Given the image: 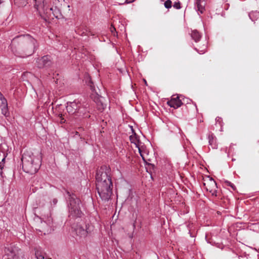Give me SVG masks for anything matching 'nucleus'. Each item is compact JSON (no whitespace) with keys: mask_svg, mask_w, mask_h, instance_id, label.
Segmentation results:
<instances>
[{"mask_svg":"<svg viewBox=\"0 0 259 259\" xmlns=\"http://www.w3.org/2000/svg\"><path fill=\"white\" fill-rule=\"evenodd\" d=\"M110 30L113 35H117V32L116 31V29L114 26H112V25H111Z\"/></svg>","mask_w":259,"mask_h":259,"instance_id":"23","label":"nucleus"},{"mask_svg":"<svg viewBox=\"0 0 259 259\" xmlns=\"http://www.w3.org/2000/svg\"><path fill=\"white\" fill-rule=\"evenodd\" d=\"M63 115L62 114H59V117L60 118V122H61V123H64L65 122V121H66L64 119V118H63Z\"/></svg>","mask_w":259,"mask_h":259,"instance_id":"26","label":"nucleus"},{"mask_svg":"<svg viewBox=\"0 0 259 259\" xmlns=\"http://www.w3.org/2000/svg\"><path fill=\"white\" fill-rule=\"evenodd\" d=\"M79 106L78 108L76 115L85 116V114L88 110L85 105H83L80 102L79 103Z\"/></svg>","mask_w":259,"mask_h":259,"instance_id":"16","label":"nucleus"},{"mask_svg":"<svg viewBox=\"0 0 259 259\" xmlns=\"http://www.w3.org/2000/svg\"><path fill=\"white\" fill-rule=\"evenodd\" d=\"M35 1V7L38 12L39 16L45 21H48L50 19H53L54 14L53 12L52 8H49L47 6V3L45 0H34Z\"/></svg>","mask_w":259,"mask_h":259,"instance_id":"4","label":"nucleus"},{"mask_svg":"<svg viewBox=\"0 0 259 259\" xmlns=\"http://www.w3.org/2000/svg\"><path fill=\"white\" fill-rule=\"evenodd\" d=\"M15 2L18 3L20 6H23L26 4V0H14Z\"/></svg>","mask_w":259,"mask_h":259,"instance_id":"24","label":"nucleus"},{"mask_svg":"<svg viewBox=\"0 0 259 259\" xmlns=\"http://www.w3.org/2000/svg\"><path fill=\"white\" fill-rule=\"evenodd\" d=\"M5 253L4 259H20L21 250L14 245L5 247Z\"/></svg>","mask_w":259,"mask_h":259,"instance_id":"7","label":"nucleus"},{"mask_svg":"<svg viewBox=\"0 0 259 259\" xmlns=\"http://www.w3.org/2000/svg\"><path fill=\"white\" fill-rule=\"evenodd\" d=\"M3 98H5L3 96L2 94L0 92V100H2Z\"/></svg>","mask_w":259,"mask_h":259,"instance_id":"29","label":"nucleus"},{"mask_svg":"<svg viewBox=\"0 0 259 259\" xmlns=\"http://www.w3.org/2000/svg\"><path fill=\"white\" fill-rule=\"evenodd\" d=\"M204 186L206 190L211 193L212 195L217 196V185L215 181L212 178H208L204 181Z\"/></svg>","mask_w":259,"mask_h":259,"instance_id":"8","label":"nucleus"},{"mask_svg":"<svg viewBox=\"0 0 259 259\" xmlns=\"http://www.w3.org/2000/svg\"><path fill=\"white\" fill-rule=\"evenodd\" d=\"M167 104L171 107L178 108L182 105V102L180 100L179 97L177 96L176 97H173L170 101L167 102Z\"/></svg>","mask_w":259,"mask_h":259,"instance_id":"12","label":"nucleus"},{"mask_svg":"<svg viewBox=\"0 0 259 259\" xmlns=\"http://www.w3.org/2000/svg\"><path fill=\"white\" fill-rule=\"evenodd\" d=\"M106 100L101 96H98L95 99V102L97 104V108L99 110L102 111L107 106V103H105Z\"/></svg>","mask_w":259,"mask_h":259,"instance_id":"11","label":"nucleus"},{"mask_svg":"<svg viewBox=\"0 0 259 259\" xmlns=\"http://www.w3.org/2000/svg\"><path fill=\"white\" fill-rule=\"evenodd\" d=\"M89 85H90V87H91V89L92 91H94V90H95V89H94V87H93V82L91 81V82L89 83Z\"/></svg>","mask_w":259,"mask_h":259,"instance_id":"27","label":"nucleus"},{"mask_svg":"<svg viewBox=\"0 0 259 259\" xmlns=\"http://www.w3.org/2000/svg\"><path fill=\"white\" fill-rule=\"evenodd\" d=\"M35 256L37 259H46L44 256L41 254L40 252L37 251L35 252Z\"/></svg>","mask_w":259,"mask_h":259,"instance_id":"21","label":"nucleus"},{"mask_svg":"<svg viewBox=\"0 0 259 259\" xmlns=\"http://www.w3.org/2000/svg\"><path fill=\"white\" fill-rule=\"evenodd\" d=\"M173 7L177 9H180L181 8V3L180 2H175Z\"/></svg>","mask_w":259,"mask_h":259,"instance_id":"25","label":"nucleus"},{"mask_svg":"<svg viewBox=\"0 0 259 259\" xmlns=\"http://www.w3.org/2000/svg\"><path fill=\"white\" fill-rule=\"evenodd\" d=\"M130 139L132 143H134L136 145V147H138V146H140L139 140L135 133L130 136Z\"/></svg>","mask_w":259,"mask_h":259,"instance_id":"18","label":"nucleus"},{"mask_svg":"<svg viewBox=\"0 0 259 259\" xmlns=\"http://www.w3.org/2000/svg\"><path fill=\"white\" fill-rule=\"evenodd\" d=\"M46 259H51V258H46Z\"/></svg>","mask_w":259,"mask_h":259,"instance_id":"31","label":"nucleus"},{"mask_svg":"<svg viewBox=\"0 0 259 259\" xmlns=\"http://www.w3.org/2000/svg\"><path fill=\"white\" fill-rule=\"evenodd\" d=\"M139 152L141 156L142 157L143 161L148 163V161H150V159L148 157V153L147 152L145 147L143 146H138Z\"/></svg>","mask_w":259,"mask_h":259,"instance_id":"13","label":"nucleus"},{"mask_svg":"<svg viewBox=\"0 0 259 259\" xmlns=\"http://www.w3.org/2000/svg\"><path fill=\"white\" fill-rule=\"evenodd\" d=\"M171 4H172V3L170 0H167L164 3V6L166 8L169 9L171 7Z\"/></svg>","mask_w":259,"mask_h":259,"instance_id":"22","label":"nucleus"},{"mask_svg":"<svg viewBox=\"0 0 259 259\" xmlns=\"http://www.w3.org/2000/svg\"><path fill=\"white\" fill-rule=\"evenodd\" d=\"M191 37L196 42H197L201 38V35L197 30H193L191 33Z\"/></svg>","mask_w":259,"mask_h":259,"instance_id":"19","label":"nucleus"},{"mask_svg":"<svg viewBox=\"0 0 259 259\" xmlns=\"http://www.w3.org/2000/svg\"><path fill=\"white\" fill-rule=\"evenodd\" d=\"M1 101L2 102L1 105L2 113L6 117H8L9 115V112L7 100L5 98H3L2 100Z\"/></svg>","mask_w":259,"mask_h":259,"instance_id":"14","label":"nucleus"},{"mask_svg":"<svg viewBox=\"0 0 259 259\" xmlns=\"http://www.w3.org/2000/svg\"><path fill=\"white\" fill-rule=\"evenodd\" d=\"M197 52L199 53V54H203L204 53V52H202V51H201V52H199V51L197 50Z\"/></svg>","mask_w":259,"mask_h":259,"instance_id":"30","label":"nucleus"},{"mask_svg":"<svg viewBox=\"0 0 259 259\" xmlns=\"http://www.w3.org/2000/svg\"><path fill=\"white\" fill-rule=\"evenodd\" d=\"M36 43V40L33 37L27 34L14 38L10 47L15 56L25 57L33 54Z\"/></svg>","mask_w":259,"mask_h":259,"instance_id":"1","label":"nucleus"},{"mask_svg":"<svg viewBox=\"0 0 259 259\" xmlns=\"http://www.w3.org/2000/svg\"><path fill=\"white\" fill-rule=\"evenodd\" d=\"M73 229L76 236V239L81 240L93 231L94 227L92 225H86L85 229H84L80 225H77L73 228Z\"/></svg>","mask_w":259,"mask_h":259,"instance_id":"6","label":"nucleus"},{"mask_svg":"<svg viewBox=\"0 0 259 259\" xmlns=\"http://www.w3.org/2000/svg\"><path fill=\"white\" fill-rule=\"evenodd\" d=\"M197 6V11H199L201 14L204 12L205 8V2L204 0H196L195 2Z\"/></svg>","mask_w":259,"mask_h":259,"instance_id":"15","label":"nucleus"},{"mask_svg":"<svg viewBox=\"0 0 259 259\" xmlns=\"http://www.w3.org/2000/svg\"><path fill=\"white\" fill-rule=\"evenodd\" d=\"M5 160V157L4 156V154H3V158L2 159V161H0V169H1V170H2V169L3 168ZM2 174H3L2 170H1L0 175H2Z\"/></svg>","mask_w":259,"mask_h":259,"instance_id":"20","label":"nucleus"},{"mask_svg":"<svg viewBox=\"0 0 259 259\" xmlns=\"http://www.w3.org/2000/svg\"><path fill=\"white\" fill-rule=\"evenodd\" d=\"M80 102H72L67 103L66 110L68 113L71 115L75 114L76 115L78 108L79 106Z\"/></svg>","mask_w":259,"mask_h":259,"instance_id":"10","label":"nucleus"},{"mask_svg":"<svg viewBox=\"0 0 259 259\" xmlns=\"http://www.w3.org/2000/svg\"><path fill=\"white\" fill-rule=\"evenodd\" d=\"M36 62L38 67L40 68H49L52 64L51 57L49 55L44 56L40 58H38Z\"/></svg>","mask_w":259,"mask_h":259,"instance_id":"9","label":"nucleus"},{"mask_svg":"<svg viewBox=\"0 0 259 259\" xmlns=\"http://www.w3.org/2000/svg\"><path fill=\"white\" fill-rule=\"evenodd\" d=\"M96 189L102 200L108 201L112 193L113 184L110 176V169L106 166L100 167L96 174Z\"/></svg>","mask_w":259,"mask_h":259,"instance_id":"2","label":"nucleus"},{"mask_svg":"<svg viewBox=\"0 0 259 259\" xmlns=\"http://www.w3.org/2000/svg\"><path fill=\"white\" fill-rule=\"evenodd\" d=\"M208 141L209 145L211 146L212 149H215L217 148L216 141L215 137L213 136L212 134L209 135L208 136Z\"/></svg>","mask_w":259,"mask_h":259,"instance_id":"17","label":"nucleus"},{"mask_svg":"<svg viewBox=\"0 0 259 259\" xmlns=\"http://www.w3.org/2000/svg\"><path fill=\"white\" fill-rule=\"evenodd\" d=\"M67 194L69 196L70 215L73 217H80L81 212L79 206L80 200L74 194H71L67 191Z\"/></svg>","mask_w":259,"mask_h":259,"instance_id":"5","label":"nucleus"},{"mask_svg":"<svg viewBox=\"0 0 259 259\" xmlns=\"http://www.w3.org/2000/svg\"><path fill=\"white\" fill-rule=\"evenodd\" d=\"M21 161L23 169L27 173L35 174L39 168V164L34 162V155L31 152L24 153L22 156Z\"/></svg>","mask_w":259,"mask_h":259,"instance_id":"3","label":"nucleus"},{"mask_svg":"<svg viewBox=\"0 0 259 259\" xmlns=\"http://www.w3.org/2000/svg\"><path fill=\"white\" fill-rule=\"evenodd\" d=\"M135 1V0H126L125 2V3H126V4L131 3L134 2Z\"/></svg>","mask_w":259,"mask_h":259,"instance_id":"28","label":"nucleus"}]
</instances>
